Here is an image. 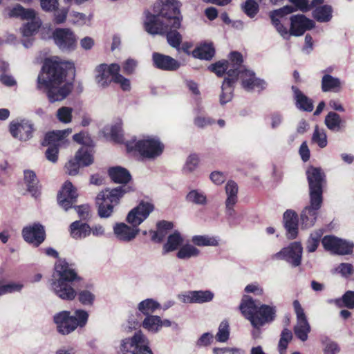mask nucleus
<instances>
[{
    "mask_svg": "<svg viewBox=\"0 0 354 354\" xmlns=\"http://www.w3.org/2000/svg\"><path fill=\"white\" fill-rule=\"evenodd\" d=\"M76 188L69 181L65 182L58 194L57 201L59 205L66 211L72 207L73 204L77 198Z\"/></svg>",
    "mask_w": 354,
    "mask_h": 354,
    "instance_id": "23",
    "label": "nucleus"
},
{
    "mask_svg": "<svg viewBox=\"0 0 354 354\" xmlns=\"http://www.w3.org/2000/svg\"><path fill=\"white\" fill-rule=\"evenodd\" d=\"M310 189V198L313 203L322 199V186L325 182L324 173L320 168L310 167L306 171Z\"/></svg>",
    "mask_w": 354,
    "mask_h": 354,
    "instance_id": "9",
    "label": "nucleus"
},
{
    "mask_svg": "<svg viewBox=\"0 0 354 354\" xmlns=\"http://www.w3.org/2000/svg\"><path fill=\"white\" fill-rule=\"evenodd\" d=\"M70 234L77 240L85 239L91 235V227L86 223L74 221L70 225Z\"/></svg>",
    "mask_w": 354,
    "mask_h": 354,
    "instance_id": "32",
    "label": "nucleus"
},
{
    "mask_svg": "<svg viewBox=\"0 0 354 354\" xmlns=\"http://www.w3.org/2000/svg\"><path fill=\"white\" fill-rule=\"evenodd\" d=\"M241 63H243L242 55L238 52H233L230 55L229 61H219L209 66V69L219 77L225 73L228 77V72L230 70H232L234 75L237 77L236 73L240 68Z\"/></svg>",
    "mask_w": 354,
    "mask_h": 354,
    "instance_id": "11",
    "label": "nucleus"
},
{
    "mask_svg": "<svg viewBox=\"0 0 354 354\" xmlns=\"http://www.w3.org/2000/svg\"><path fill=\"white\" fill-rule=\"evenodd\" d=\"M229 337L230 325L227 320H223L219 324L218 332L216 335V339L219 342H226Z\"/></svg>",
    "mask_w": 354,
    "mask_h": 354,
    "instance_id": "53",
    "label": "nucleus"
},
{
    "mask_svg": "<svg viewBox=\"0 0 354 354\" xmlns=\"http://www.w3.org/2000/svg\"><path fill=\"white\" fill-rule=\"evenodd\" d=\"M81 279L73 265L64 259H59L55 264L50 288L57 297L71 301L77 295V291L72 286L73 283L80 281Z\"/></svg>",
    "mask_w": 354,
    "mask_h": 354,
    "instance_id": "3",
    "label": "nucleus"
},
{
    "mask_svg": "<svg viewBox=\"0 0 354 354\" xmlns=\"http://www.w3.org/2000/svg\"><path fill=\"white\" fill-rule=\"evenodd\" d=\"M120 71V66L118 64L107 65L100 64L96 69L95 82L101 88L107 87L111 82L114 81V77Z\"/></svg>",
    "mask_w": 354,
    "mask_h": 354,
    "instance_id": "17",
    "label": "nucleus"
},
{
    "mask_svg": "<svg viewBox=\"0 0 354 354\" xmlns=\"http://www.w3.org/2000/svg\"><path fill=\"white\" fill-rule=\"evenodd\" d=\"M239 308L243 315L256 330L272 322L275 317L274 306L265 304L258 306L255 301L248 295L243 297Z\"/></svg>",
    "mask_w": 354,
    "mask_h": 354,
    "instance_id": "4",
    "label": "nucleus"
},
{
    "mask_svg": "<svg viewBox=\"0 0 354 354\" xmlns=\"http://www.w3.org/2000/svg\"><path fill=\"white\" fill-rule=\"evenodd\" d=\"M353 271V266L347 263H342L334 269V273L340 274L344 277H347L352 274Z\"/></svg>",
    "mask_w": 354,
    "mask_h": 354,
    "instance_id": "62",
    "label": "nucleus"
},
{
    "mask_svg": "<svg viewBox=\"0 0 354 354\" xmlns=\"http://www.w3.org/2000/svg\"><path fill=\"white\" fill-rule=\"evenodd\" d=\"M78 301L85 306H92L95 300V295L88 290H82L77 292Z\"/></svg>",
    "mask_w": 354,
    "mask_h": 354,
    "instance_id": "50",
    "label": "nucleus"
},
{
    "mask_svg": "<svg viewBox=\"0 0 354 354\" xmlns=\"http://www.w3.org/2000/svg\"><path fill=\"white\" fill-rule=\"evenodd\" d=\"M154 206L149 202H141L127 214L126 221L132 225L138 226L145 221L153 212Z\"/></svg>",
    "mask_w": 354,
    "mask_h": 354,
    "instance_id": "18",
    "label": "nucleus"
},
{
    "mask_svg": "<svg viewBox=\"0 0 354 354\" xmlns=\"http://www.w3.org/2000/svg\"><path fill=\"white\" fill-rule=\"evenodd\" d=\"M294 11L295 9L292 6H286L270 12V17L272 25L275 27L278 33L284 39H288L291 35L290 31L288 32L287 28L281 24V19L285 15L292 13Z\"/></svg>",
    "mask_w": 354,
    "mask_h": 354,
    "instance_id": "21",
    "label": "nucleus"
},
{
    "mask_svg": "<svg viewBox=\"0 0 354 354\" xmlns=\"http://www.w3.org/2000/svg\"><path fill=\"white\" fill-rule=\"evenodd\" d=\"M322 199L316 203H313L312 198H310V205L306 207L301 213V226L304 229L313 227L317 220L318 210L321 207Z\"/></svg>",
    "mask_w": 354,
    "mask_h": 354,
    "instance_id": "24",
    "label": "nucleus"
},
{
    "mask_svg": "<svg viewBox=\"0 0 354 354\" xmlns=\"http://www.w3.org/2000/svg\"><path fill=\"white\" fill-rule=\"evenodd\" d=\"M71 22L74 24L82 26L90 20L84 14L78 12H72L70 14Z\"/></svg>",
    "mask_w": 354,
    "mask_h": 354,
    "instance_id": "64",
    "label": "nucleus"
},
{
    "mask_svg": "<svg viewBox=\"0 0 354 354\" xmlns=\"http://www.w3.org/2000/svg\"><path fill=\"white\" fill-rule=\"evenodd\" d=\"M240 68L236 71L237 80H241L242 87L248 91H261L266 88L267 84L261 79L257 78L255 74L250 70L245 68V66L241 64Z\"/></svg>",
    "mask_w": 354,
    "mask_h": 354,
    "instance_id": "10",
    "label": "nucleus"
},
{
    "mask_svg": "<svg viewBox=\"0 0 354 354\" xmlns=\"http://www.w3.org/2000/svg\"><path fill=\"white\" fill-rule=\"evenodd\" d=\"M88 313L83 309H77L73 315L68 310H61L53 317L56 330L62 335L74 332L78 327H84L88 319Z\"/></svg>",
    "mask_w": 354,
    "mask_h": 354,
    "instance_id": "5",
    "label": "nucleus"
},
{
    "mask_svg": "<svg viewBox=\"0 0 354 354\" xmlns=\"http://www.w3.org/2000/svg\"><path fill=\"white\" fill-rule=\"evenodd\" d=\"M303 248L299 242H293L273 255L276 259L284 260L297 267L301 264Z\"/></svg>",
    "mask_w": 354,
    "mask_h": 354,
    "instance_id": "13",
    "label": "nucleus"
},
{
    "mask_svg": "<svg viewBox=\"0 0 354 354\" xmlns=\"http://www.w3.org/2000/svg\"><path fill=\"white\" fill-rule=\"evenodd\" d=\"M180 6L177 0H158L153 7L155 14H148L145 21L148 33L166 34L168 44L176 49L182 41V35L178 31L183 20Z\"/></svg>",
    "mask_w": 354,
    "mask_h": 354,
    "instance_id": "1",
    "label": "nucleus"
},
{
    "mask_svg": "<svg viewBox=\"0 0 354 354\" xmlns=\"http://www.w3.org/2000/svg\"><path fill=\"white\" fill-rule=\"evenodd\" d=\"M239 187L233 180H229L225 185V194L227 198L225 201V206L227 213L229 215H232L234 212L233 207L237 202V194Z\"/></svg>",
    "mask_w": 354,
    "mask_h": 354,
    "instance_id": "30",
    "label": "nucleus"
},
{
    "mask_svg": "<svg viewBox=\"0 0 354 354\" xmlns=\"http://www.w3.org/2000/svg\"><path fill=\"white\" fill-rule=\"evenodd\" d=\"M312 140L321 148L326 147L328 141L325 130L319 129L316 126L313 134Z\"/></svg>",
    "mask_w": 354,
    "mask_h": 354,
    "instance_id": "51",
    "label": "nucleus"
},
{
    "mask_svg": "<svg viewBox=\"0 0 354 354\" xmlns=\"http://www.w3.org/2000/svg\"><path fill=\"white\" fill-rule=\"evenodd\" d=\"M322 243L325 250L340 255L352 253L354 247L353 242L338 239L333 236H324Z\"/></svg>",
    "mask_w": 354,
    "mask_h": 354,
    "instance_id": "14",
    "label": "nucleus"
},
{
    "mask_svg": "<svg viewBox=\"0 0 354 354\" xmlns=\"http://www.w3.org/2000/svg\"><path fill=\"white\" fill-rule=\"evenodd\" d=\"M73 71L72 62L57 57L45 60L42 72L37 78L38 88L45 91L51 103L64 100L71 93L72 85L66 77Z\"/></svg>",
    "mask_w": 354,
    "mask_h": 354,
    "instance_id": "2",
    "label": "nucleus"
},
{
    "mask_svg": "<svg viewBox=\"0 0 354 354\" xmlns=\"http://www.w3.org/2000/svg\"><path fill=\"white\" fill-rule=\"evenodd\" d=\"M332 12L333 9L330 6L324 5L316 8L313 15L319 22H328L332 19Z\"/></svg>",
    "mask_w": 354,
    "mask_h": 354,
    "instance_id": "43",
    "label": "nucleus"
},
{
    "mask_svg": "<svg viewBox=\"0 0 354 354\" xmlns=\"http://www.w3.org/2000/svg\"><path fill=\"white\" fill-rule=\"evenodd\" d=\"M292 339V332L287 328L283 329L281 332L278 345L279 352L280 354H286L288 343L291 341Z\"/></svg>",
    "mask_w": 354,
    "mask_h": 354,
    "instance_id": "52",
    "label": "nucleus"
},
{
    "mask_svg": "<svg viewBox=\"0 0 354 354\" xmlns=\"http://www.w3.org/2000/svg\"><path fill=\"white\" fill-rule=\"evenodd\" d=\"M200 250L194 244L187 243L182 245L176 252V257L180 260H188L198 257Z\"/></svg>",
    "mask_w": 354,
    "mask_h": 354,
    "instance_id": "38",
    "label": "nucleus"
},
{
    "mask_svg": "<svg viewBox=\"0 0 354 354\" xmlns=\"http://www.w3.org/2000/svg\"><path fill=\"white\" fill-rule=\"evenodd\" d=\"M24 181L26 184L28 190L35 196L37 194L38 180L34 171L26 170L24 171Z\"/></svg>",
    "mask_w": 354,
    "mask_h": 354,
    "instance_id": "48",
    "label": "nucleus"
},
{
    "mask_svg": "<svg viewBox=\"0 0 354 354\" xmlns=\"http://www.w3.org/2000/svg\"><path fill=\"white\" fill-rule=\"evenodd\" d=\"M322 234L323 232L321 230H316L310 234L306 242V250L308 252H313L317 250Z\"/></svg>",
    "mask_w": 354,
    "mask_h": 354,
    "instance_id": "49",
    "label": "nucleus"
},
{
    "mask_svg": "<svg viewBox=\"0 0 354 354\" xmlns=\"http://www.w3.org/2000/svg\"><path fill=\"white\" fill-rule=\"evenodd\" d=\"M113 82L118 84L124 91H129L131 88L130 80L120 74V72L114 77Z\"/></svg>",
    "mask_w": 354,
    "mask_h": 354,
    "instance_id": "63",
    "label": "nucleus"
},
{
    "mask_svg": "<svg viewBox=\"0 0 354 354\" xmlns=\"http://www.w3.org/2000/svg\"><path fill=\"white\" fill-rule=\"evenodd\" d=\"M29 20L30 21L24 24L20 29L22 35L26 37L32 36L41 26V21L39 17H37L36 14L34 17L29 19Z\"/></svg>",
    "mask_w": 354,
    "mask_h": 354,
    "instance_id": "41",
    "label": "nucleus"
},
{
    "mask_svg": "<svg viewBox=\"0 0 354 354\" xmlns=\"http://www.w3.org/2000/svg\"><path fill=\"white\" fill-rule=\"evenodd\" d=\"M243 9L248 16L253 17L259 10V6L254 0H246L243 5Z\"/></svg>",
    "mask_w": 354,
    "mask_h": 354,
    "instance_id": "59",
    "label": "nucleus"
},
{
    "mask_svg": "<svg viewBox=\"0 0 354 354\" xmlns=\"http://www.w3.org/2000/svg\"><path fill=\"white\" fill-rule=\"evenodd\" d=\"M323 354H339L341 351L339 345L335 341L326 338L322 340Z\"/></svg>",
    "mask_w": 354,
    "mask_h": 354,
    "instance_id": "54",
    "label": "nucleus"
},
{
    "mask_svg": "<svg viewBox=\"0 0 354 354\" xmlns=\"http://www.w3.org/2000/svg\"><path fill=\"white\" fill-rule=\"evenodd\" d=\"M237 81V77L233 74L232 70L228 72V77L224 79L221 86V93L219 95V103L223 106L232 101L233 98L234 84Z\"/></svg>",
    "mask_w": 354,
    "mask_h": 354,
    "instance_id": "26",
    "label": "nucleus"
},
{
    "mask_svg": "<svg viewBox=\"0 0 354 354\" xmlns=\"http://www.w3.org/2000/svg\"><path fill=\"white\" fill-rule=\"evenodd\" d=\"M294 93V98L298 109L310 112L313 109V101L305 95L297 87L292 86Z\"/></svg>",
    "mask_w": 354,
    "mask_h": 354,
    "instance_id": "35",
    "label": "nucleus"
},
{
    "mask_svg": "<svg viewBox=\"0 0 354 354\" xmlns=\"http://www.w3.org/2000/svg\"><path fill=\"white\" fill-rule=\"evenodd\" d=\"M113 234L115 238L124 243H129L133 241L138 236L140 229L135 225H129L125 223H115L113 227Z\"/></svg>",
    "mask_w": 354,
    "mask_h": 354,
    "instance_id": "22",
    "label": "nucleus"
},
{
    "mask_svg": "<svg viewBox=\"0 0 354 354\" xmlns=\"http://www.w3.org/2000/svg\"><path fill=\"white\" fill-rule=\"evenodd\" d=\"M127 188L120 186L115 189H106L100 192L96 197V203L98 206V214L101 218L109 217L114 207L118 204L120 199L127 192Z\"/></svg>",
    "mask_w": 354,
    "mask_h": 354,
    "instance_id": "6",
    "label": "nucleus"
},
{
    "mask_svg": "<svg viewBox=\"0 0 354 354\" xmlns=\"http://www.w3.org/2000/svg\"><path fill=\"white\" fill-rule=\"evenodd\" d=\"M6 11L7 15L10 17L20 18L23 20H29V19L34 17L36 14L33 9H26L20 4H16L12 7L8 8Z\"/></svg>",
    "mask_w": 354,
    "mask_h": 354,
    "instance_id": "34",
    "label": "nucleus"
},
{
    "mask_svg": "<svg viewBox=\"0 0 354 354\" xmlns=\"http://www.w3.org/2000/svg\"><path fill=\"white\" fill-rule=\"evenodd\" d=\"M330 303H334L337 307H346L349 309L354 308V291H346L341 298L330 300Z\"/></svg>",
    "mask_w": 354,
    "mask_h": 354,
    "instance_id": "46",
    "label": "nucleus"
},
{
    "mask_svg": "<svg viewBox=\"0 0 354 354\" xmlns=\"http://www.w3.org/2000/svg\"><path fill=\"white\" fill-rule=\"evenodd\" d=\"M22 286L16 283H0V297L8 293H12L19 291Z\"/></svg>",
    "mask_w": 354,
    "mask_h": 354,
    "instance_id": "58",
    "label": "nucleus"
},
{
    "mask_svg": "<svg viewBox=\"0 0 354 354\" xmlns=\"http://www.w3.org/2000/svg\"><path fill=\"white\" fill-rule=\"evenodd\" d=\"M153 65L164 71H176L180 64V63L169 55L154 53L152 55Z\"/></svg>",
    "mask_w": 354,
    "mask_h": 354,
    "instance_id": "28",
    "label": "nucleus"
},
{
    "mask_svg": "<svg viewBox=\"0 0 354 354\" xmlns=\"http://www.w3.org/2000/svg\"><path fill=\"white\" fill-rule=\"evenodd\" d=\"M192 242L194 245L199 247L205 246H218L220 243L218 236L209 235H195L192 238Z\"/></svg>",
    "mask_w": 354,
    "mask_h": 354,
    "instance_id": "39",
    "label": "nucleus"
},
{
    "mask_svg": "<svg viewBox=\"0 0 354 354\" xmlns=\"http://www.w3.org/2000/svg\"><path fill=\"white\" fill-rule=\"evenodd\" d=\"M342 86L343 83L338 77H333L328 74L324 75L322 77V90L324 92L338 93L342 91Z\"/></svg>",
    "mask_w": 354,
    "mask_h": 354,
    "instance_id": "33",
    "label": "nucleus"
},
{
    "mask_svg": "<svg viewBox=\"0 0 354 354\" xmlns=\"http://www.w3.org/2000/svg\"><path fill=\"white\" fill-rule=\"evenodd\" d=\"M34 124L26 119L12 120L9 125V131L13 138L20 141H27L32 137Z\"/></svg>",
    "mask_w": 354,
    "mask_h": 354,
    "instance_id": "12",
    "label": "nucleus"
},
{
    "mask_svg": "<svg viewBox=\"0 0 354 354\" xmlns=\"http://www.w3.org/2000/svg\"><path fill=\"white\" fill-rule=\"evenodd\" d=\"M183 242L184 238L182 234L178 231L174 232L168 236L167 241L163 245L162 253L167 254L174 251H178Z\"/></svg>",
    "mask_w": 354,
    "mask_h": 354,
    "instance_id": "31",
    "label": "nucleus"
},
{
    "mask_svg": "<svg viewBox=\"0 0 354 354\" xmlns=\"http://www.w3.org/2000/svg\"><path fill=\"white\" fill-rule=\"evenodd\" d=\"M82 167V165L74 158L69 160L65 165L66 173L71 176H75L78 174L79 169Z\"/></svg>",
    "mask_w": 354,
    "mask_h": 354,
    "instance_id": "60",
    "label": "nucleus"
},
{
    "mask_svg": "<svg viewBox=\"0 0 354 354\" xmlns=\"http://www.w3.org/2000/svg\"><path fill=\"white\" fill-rule=\"evenodd\" d=\"M214 294L209 290H189L178 295L177 298L184 304H204L213 300Z\"/></svg>",
    "mask_w": 354,
    "mask_h": 354,
    "instance_id": "19",
    "label": "nucleus"
},
{
    "mask_svg": "<svg viewBox=\"0 0 354 354\" xmlns=\"http://www.w3.org/2000/svg\"><path fill=\"white\" fill-rule=\"evenodd\" d=\"M73 140L79 144L82 145V147H91L92 140L88 134L85 131H81L76 133L73 136Z\"/></svg>",
    "mask_w": 354,
    "mask_h": 354,
    "instance_id": "61",
    "label": "nucleus"
},
{
    "mask_svg": "<svg viewBox=\"0 0 354 354\" xmlns=\"http://www.w3.org/2000/svg\"><path fill=\"white\" fill-rule=\"evenodd\" d=\"M199 163V157L196 153L190 154L185 161L183 167V171L185 174L193 172L198 167Z\"/></svg>",
    "mask_w": 354,
    "mask_h": 354,
    "instance_id": "55",
    "label": "nucleus"
},
{
    "mask_svg": "<svg viewBox=\"0 0 354 354\" xmlns=\"http://www.w3.org/2000/svg\"><path fill=\"white\" fill-rule=\"evenodd\" d=\"M104 133L113 140L119 141L121 136V127L119 124L107 126L104 129Z\"/></svg>",
    "mask_w": 354,
    "mask_h": 354,
    "instance_id": "57",
    "label": "nucleus"
},
{
    "mask_svg": "<svg viewBox=\"0 0 354 354\" xmlns=\"http://www.w3.org/2000/svg\"><path fill=\"white\" fill-rule=\"evenodd\" d=\"M214 54V50L210 44H204L198 46L192 52V55L201 59H210Z\"/></svg>",
    "mask_w": 354,
    "mask_h": 354,
    "instance_id": "44",
    "label": "nucleus"
},
{
    "mask_svg": "<svg viewBox=\"0 0 354 354\" xmlns=\"http://www.w3.org/2000/svg\"><path fill=\"white\" fill-rule=\"evenodd\" d=\"M75 160L79 161L82 167H87L93 162V153L89 147H82L75 153Z\"/></svg>",
    "mask_w": 354,
    "mask_h": 354,
    "instance_id": "40",
    "label": "nucleus"
},
{
    "mask_svg": "<svg viewBox=\"0 0 354 354\" xmlns=\"http://www.w3.org/2000/svg\"><path fill=\"white\" fill-rule=\"evenodd\" d=\"M293 307L297 317V324L294 327L295 334L301 341L305 342L310 332V326L298 300L293 301Z\"/></svg>",
    "mask_w": 354,
    "mask_h": 354,
    "instance_id": "16",
    "label": "nucleus"
},
{
    "mask_svg": "<svg viewBox=\"0 0 354 354\" xmlns=\"http://www.w3.org/2000/svg\"><path fill=\"white\" fill-rule=\"evenodd\" d=\"M132 147L144 158L154 160L163 153L165 145L160 138L155 136H145L138 140Z\"/></svg>",
    "mask_w": 354,
    "mask_h": 354,
    "instance_id": "8",
    "label": "nucleus"
},
{
    "mask_svg": "<svg viewBox=\"0 0 354 354\" xmlns=\"http://www.w3.org/2000/svg\"><path fill=\"white\" fill-rule=\"evenodd\" d=\"M283 219L288 239H293L296 238L298 234V218L297 213L293 210L288 209L284 212Z\"/></svg>",
    "mask_w": 354,
    "mask_h": 354,
    "instance_id": "29",
    "label": "nucleus"
},
{
    "mask_svg": "<svg viewBox=\"0 0 354 354\" xmlns=\"http://www.w3.org/2000/svg\"><path fill=\"white\" fill-rule=\"evenodd\" d=\"M22 235L26 242L38 247L45 240L46 233L43 225L35 223L24 227Z\"/></svg>",
    "mask_w": 354,
    "mask_h": 354,
    "instance_id": "20",
    "label": "nucleus"
},
{
    "mask_svg": "<svg viewBox=\"0 0 354 354\" xmlns=\"http://www.w3.org/2000/svg\"><path fill=\"white\" fill-rule=\"evenodd\" d=\"M188 201L198 205H205L207 202L205 195L198 190H192L187 195Z\"/></svg>",
    "mask_w": 354,
    "mask_h": 354,
    "instance_id": "56",
    "label": "nucleus"
},
{
    "mask_svg": "<svg viewBox=\"0 0 354 354\" xmlns=\"http://www.w3.org/2000/svg\"><path fill=\"white\" fill-rule=\"evenodd\" d=\"M161 317L158 315H148L142 322V327L150 333L156 334L160 331Z\"/></svg>",
    "mask_w": 354,
    "mask_h": 354,
    "instance_id": "36",
    "label": "nucleus"
},
{
    "mask_svg": "<svg viewBox=\"0 0 354 354\" xmlns=\"http://www.w3.org/2000/svg\"><path fill=\"white\" fill-rule=\"evenodd\" d=\"M53 38L57 46L63 51H71L76 47V36L69 28L55 29L53 33Z\"/></svg>",
    "mask_w": 354,
    "mask_h": 354,
    "instance_id": "15",
    "label": "nucleus"
},
{
    "mask_svg": "<svg viewBox=\"0 0 354 354\" xmlns=\"http://www.w3.org/2000/svg\"><path fill=\"white\" fill-rule=\"evenodd\" d=\"M341 116L334 111H330L326 116L324 124L326 127L333 131H338L342 127Z\"/></svg>",
    "mask_w": 354,
    "mask_h": 354,
    "instance_id": "45",
    "label": "nucleus"
},
{
    "mask_svg": "<svg viewBox=\"0 0 354 354\" xmlns=\"http://www.w3.org/2000/svg\"><path fill=\"white\" fill-rule=\"evenodd\" d=\"M119 352L120 354H153L149 340L141 330L136 332L131 337L122 339Z\"/></svg>",
    "mask_w": 354,
    "mask_h": 354,
    "instance_id": "7",
    "label": "nucleus"
},
{
    "mask_svg": "<svg viewBox=\"0 0 354 354\" xmlns=\"http://www.w3.org/2000/svg\"><path fill=\"white\" fill-rule=\"evenodd\" d=\"M159 308H160V304L153 299H146L138 304V310L145 317L152 315Z\"/></svg>",
    "mask_w": 354,
    "mask_h": 354,
    "instance_id": "42",
    "label": "nucleus"
},
{
    "mask_svg": "<svg viewBox=\"0 0 354 354\" xmlns=\"http://www.w3.org/2000/svg\"><path fill=\"white\" fill-rule=\"evenodd\" d=\"M73 108L69 106H62L56 111V118L62 124H70L73 120Z\"/></svg>",
    "mask_w": 354,
    "mask_h": 354,
    "instance_id": "47",
    "label": "nucleus"
},
{
    "mask_svg": "<svg viewBox=\"0 0 354 354\" xmlns=\"http://www.w3.org/2000/svg\"><path fill=\"white\" fill-rule=\"evenodd\" d=\"M111 180L116 183L125 184L131 180L129 172L121 167H111L109 170Z\"/></svg>",
    "mask_w": 354,
    "mask_h": 354,
    "instance_id": "37",
    "label": "nucleus"
},
{
    "mask_svg": "<svg viewBox=\"0 0 354 354\" xmlns=\"http://www.w3.org/2000/svg\"><path fill=\"white\" fill-rule=\"evenodd\" d=\"M72 133V129L68 128L64 130H56L46 134L44 145L56 146L59 148L67 142L66 138Z\"/></svg>",
    "mask_w": 354,
    "mask_h": 354,
    "instance_id": "27",
    "label": "nucleus"
},
{
    "mask_svg": "<svg viewBox=\"0 0 354 354\" xmlns=\"http://www.w3.org/2000/svg\"><path fill=\"white\" fill-rule=\"evenodd\" d=\"M315 26V22L303 15H296L290 17V35L301 36L306 30Z\"/></svg>",
    "mask_w": 354,
    "mask_h": 354,
    "instance_id": "25",
    "label": "nucleus"
}]
</instances>
